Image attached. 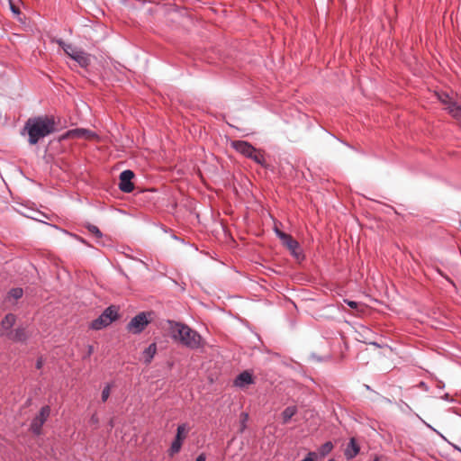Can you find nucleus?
<instances>
[{
  "label": "nucleus",
  "mask_w": 461,
  "mask_h": 461,
  "mask_svg": "<svg viewBox=\"0 0 461 461\" xmlns=\"http://www.w3.org/2000/svg\"><path fill=\"white\" fill-rule=\"evenodd\" d=\"M169 323L173 340L192 350L204 347L205 342L196 330L181 322L170 321Z\"/></svg>",
  "instance_id": "nucleus-1"
},
{
  "label": "nucleus",
  "mask_w": 461,
  "mask_h": 461,
  "mask_svg": "<svg viewBox=\"0 0 461 461\" xmlns=\"http://www.w3.org/2000/svg\"><path fill=\"white\" fill-rule=\"evenodd\" d=\"M24 130L28 132L29 143L35 145L55 131V121L50 116L32 117L25 122Z\"/></svg>",
  "instance_id": "nucleus-2"
},
{
  "label": "nucleus",
  "mask_w": 461,
  "mask_h": 461,
  "mask_svg": "<svg viewBox=\"0 0 461 461\" xmlns=\"http://www.w3.org/2000/svg\"><path fill=\"white\" fill-rule=\"evenodd\" d=\"M436 95L453 118L461 120V95L450 91L436 92Z\"/></svg>",
  "instance_id": "nucleus-3"
},
{
  "label": "nucleus",
  "mask_w": 461,
  "mask_h": 461,
  "mask_svg": "<svg viewBox=\"0 0 461 461\" xmlns=\"http://www.w3.org/2000/svg\"><path fill=\"white\" fill-rule=\"evenodd\" d=\"M50 414V407L49 405L42 406L40 410L39 414L34 417L31 422V429L36 434L40 435L41 432V428L48 417Z\"/></svg>",
  "instance_id": "nucleus-4"
},
{
  "label": "nucleus",
  "mask_w": 461,
  "mask_h": 461,
  "mask_svg": "<svg viewBox=\"0 0 461 461\" xmlns=\"http://www.w3.org/2000/svg\"><path fill=\"white\" fill-rule=\"evenodd\" d=\"M149 324L145 312H140L134 316L127 324V330L133 334L140 333Z\"/></svg>",
  "instance_id": "nucleus-5"
},
{
  "label": "nucleus",
  "mask_w": 461,
  "mask_h": 461,
  "mask_svg": "<svg viewBox=\"0 0 461 461\" xmlns=\"http://www.w3.org/2000/svg\"><path fill=\"white\" fill-rule=\"evenodd\" d=\"M134 177V173L131 170H124L120 174L119 188L124 193H131L134 189V185L131 182Z\"/></svg>",
  "instance_id": "nucleus-6"
},
{
  "label": "nucleus",
  "mask_w": 461,
  "mask_h": 461,
  "mask_svg": "<svg viewBox=\"0 0 461 461\" xmlns=\"http://www.w3.org/2000/svg\"><path fill=\"white\" fill-rule=\"evenodd\" d=\"M185 424L178 425L176 429V435L173 442L171 443V446L169 447L168 453L169 456H174L176 453H178L181 449L183 440L185 439Z\"/></svg>",
  "instance_id": "nucleus-7"
},
{
  "label": "nucleus",
  "mask_w": 461,
  "mask_h": 461,
  "mask_svg": "<svg viewBox=\"0 0 461 461\" xmlns=\"http://www.w3.org/2000/svg\"><path fill=\"white\" fill-rule=\"evenodd\" d=\"M16 322V316L14 313H7L0 322V336L7 337Z\"/></svg>",
  "instance_id": "nucleus-8"
},
{
  "label": "nucleus",
  "mask_w": 461,
  "mask_h": 461,
  "mask_svg": "<svg viewBox=\"0 0 461 461\" xmlns=\"http://www.w3.org/2000/svg\"><path fill=\"white\" fill-rule=\"evenodd\" d=\"M231 146L238 152L244 155L247 158H250L251 154L254 152L255 148L247 141L243 140H234L231 142Z\"/></svg>",
  "instance_id": "nucleus-9"
},
{
  "label": "nucleus",
  "mask_w": 461,
  "mask_h": 461,
  "mask_svg": "<svg viewBox=\"0 0 461 461\" xmlns=\"http://www.w3.org/2000/svg\"><path fill=\"white\" fill-rule=\"evenodd\" d=\"M6 338L14 342H25L28 339V334L26 329L20 326L10 331Z\"/></svg>",
  "instance_id": "nucleus-10"
},
{
  "label": "nucleus",
  "mask_w": 461,
  "mask_h": 461,
  "mask_svg": "<svg viewBox=\"0 0 461 461\" xmlns=\"http://www.w3.org/2000/svg\"><path fill=\"white\" fill-rule=\"evenodd\" d=\"M254 384V379L250 372L243 371L237 375L234 380V384L237 387L242 388L246 385Z\"/></svg>",
  "instance_id": "nucleus-11"
},
{
  "label": "nucleus",
  "mask_w": 461,
  "mask_h": 461,
  "mask_svg": "<svg viewBox=\"0 0 461 461\" xmlns=\"http://www.w3.org/2000/svg\"><path fill=\"white\" fill-rule=\"evenodd\" d=\"M67 136L69 138H78V139H86L92 140L96 137L95 133L86 130V129H75L68 131L67 132Z\"/></svg>",
  "instance_id": "nucleus-12"
},
{
  "label": "nucleus",
  "mask_w": 461,
  "mask_h": 461,
  "mask_svg": "<svg viewBox=\"0 0 461 461\" xmlns=\"http://www.w3.org/2000/svg\"><path fill=\"white\" fill-rule=\"evenodd\" d=\"M276 235L280 238L283 245L289 250H294L298 247V242L289 234H286L279 230H276Z\"/></svg>",
  "instance_id": "nucleus-13"
},
{
  "label": "nucleus",
  "mask_w": 461,
  "mask_h": 461,
  "mask_svg": "<svg viewBox=\"0 0 461 461\" xmlns=\"http://www.w3.org/2000/svg\"><path fill=\"white\" fill-rule=\"evenodd\" d=\"M23 295V290H10L4 299L5 307L14 305L16 302Z\"/></svg>",
  "instance_id": "nucleus-14"
},
{
  "label": "nucleus",
  "mask_w": 461,
  "mask_h": 461,
  "mask_svg": "<svg viewBox=\"0 0 461 461\" xmlns=\"http://www.w3.org/2000/svg\"><path fill=\"white\" fill-rule=\"evenodd\" d=\"M112 322L113 318L108 319L106 315H104V313H102L98 318H96L91 322L90 328L95 330H100L109 326Z\"/></svg>",
  "instance_id": "nucleus-15"
},
{
  "label": "nucleus",
  "mask_w": 461,
  "mask_h": 461,
  "mask_svg": "<svg viewBox=\"0 0 461 461\" xmlns=\"http://www.w3.org/2000/svg\"><path fill=\"white\" fill-rule=\"evenodd\" d=\"M71 59L78 63L82 68H86L90 64V57L83 50L71 52Z\"/></svg>",
  "instance_id": "nucleus-16"
},
{
  "label": "nucleus",
  "mask_w": 461,
  "mask_h": 461,
  "mask_svg": "<svg viewBox=\"0 0 461 461\" xmlns=\"http://www.w3.org/2000/svg\"><path fill=\"white\" fill-rule=\"evenodd\" d=\"M359 446L357 445L356 439L352 438L345 448L344 455L347 459H353L359 453Z\"/></svg>",
  "instance_id": "nucleus-17"
},
{
  "label": "nucleus",
  "mask_w": 461,
  "mask_h": 461,
  "mask_svg": "<svg viewBox=\"0 0 461 461\" xmlns=\"http://www.w3.org/2000/svg\"><path fill=\"white\" fill-rule=\"evenodd\" d=\"M157 352V346L155 343H151L148 348H146L142 353L143 360L146 364H149L153 359L155 354Z\"/></svg>",
  "instance_id": "nucleus-18"
},
{
  "label": "nucleus",
  "mask_w": 461,
  "mask_h": 461,
  "mask_svg": "<svg viewBox=\"0 0 461 461\" xmlns=\"http://www.w3.org/2000/svg\"><path fill=\"white\" fill-rule=\"evenodd\" d=\"M297 407L294 406V405H292V406H288L286 407L283 411H282V420H283V423L284 424H286L289 422V420L297 413Z\"/></svg>",
  "instance_id": "nucleus-19"
},
{
  "label": "nucleus",
  "mask_w": 461,
  "mask_h": 461,
  "mask_svg": "<svg viewBox=\"0 0 461 461\" xmlns=\"http://www.w3.org/2000/svg\"><path fill=\"white\" fill-rule=\"evenodd\" d=\"M333 448V444L330 441H327L324 444H322L319 448V454L321 456H327Z\"/></svg>",
  "instance_id": "nucleus-20"
},
{
  "label": "nucleus",
  "mask_w": 461,
  "mask_h": 461,
  "mask_svg": "<svg viewBox=\"0 0 461 461\" xmlns=\"http://www.w3.org/2000/svg\"><path fill=\"white\" fill-rule=\"evenodd\" d=\"M249 158H251L259 165L263 166L265 164L264 155L261 153L260 150H258L257 149H255L254 152L251 154V157Z\"/></svg>",
  "instance_id": "nucleus-21"
},
{
  "label": "nucleus",
  "mask_w": 461,
  "mask_h": 461,
  "mask_svg": "<svg viewBox=\"0 0 461 461\" xmlns=\"http://www.w3.org/2000/svg\"><path fill=\"white\" fill-rule=\"evenodd\" d=\"M104 315H106V317L113 318V321H116L118 318V312L117 309L114 306H109L107 307L104 312Z\"/></svg>",
  "instance_id": "nucleus-22"
},
{
  "label": "nucleus",
  "mask_w": 461,
  "mask_h": 461,
  "mask_svg": "<svg viewBox=\"0 0 461 461\" xmlns=\"http://www.w3.org/2000/svg\"><path fill=\"white\" fill-rule=\"evenodd\" d=\"M59 44L63 48L64 51L67 55H68L71 58V52L79 51L80 50H77L74 48L70 44H65L62 41H59Z\"/></svg>",
  "instance_id": "nucleus-23"
},
{
  "label": "nucleus",
  "mask_w": 461,
  "mask_h": 461,
  "mask_svg": "<svg viewBox=\"0 0 461 461\" xmlns=\"http://www.w3.org/2000/svg\"><path fill=\"white\" fill-rule=\"evenodd\" d=\"M111 387L112 385L110 384H106L103 391H102V395H101V399H102V402H106L110 396V393H111Z\"/></svg>",
  "instance_id": "nucleus-24"
},
{
  "label": "nucleus",
  "mask_w": 461,
  "mask_h": 461,
  "mask_svg": "<svg viewBox=\"0 0 461 461\" xmlns=\"http://www.w3.org/2000/svg\"><path fill=\"white\" fill-rule=\"evenodd\" d=\"M290 252L296 258V260L300 261V260L303 259V255L302 253V250H301V248H300L299 244H298V247L295 249L290 250Z\"/></svg>",
  "instance_id": "nucleus-25"
},
{
  "label": "nucleus",
  "mask_w": 461,
  "mask_h": 461,
  "mask_svg": "<svg viewBox=\"0 0 461 461\" xmlns=\"http://www.w3.org/2000/svg\"><path fill=\"white\" fill-rule=\"evenodd\" d=\"M87 229L92 234L95 235L96 237H102V233L96 226L88 224Z\"/></svg>",
  "instance_id": "nucleus-26"
},
{
  "label": "nucleus",
  "mask_w": 461,
  "mask_h": 461,
  "mask_svg": "<svg viewBox=\"0 0 461 461\" xmlns=\"http://www.w3.org/2000/svg\"><path fill=\"white\" fill-rule=\"evenodd\" d=\"M317 454L313 451H311L307 454L305 458H303L302 461H316Z\"/></svg>",
  "instance_id": "nucleus-27"
},
{
  "label": "nucleus",
  "mask_w": 461,
  "mask_h": 461,
  "mask_svg": "<svg viewBox=\"0 0 461 461\" xmlns=\"http://www.w3.org/2000/svg\"><path fill=\"white\" fill-rule=\"evenodd\" d=\"M90 424L97 426L99 423V419L96 414H93L89 420Z\"/></svg>",
  "instance_id": "nucleus-28"
},
{
  "label": "nucleus",
  "mask_w": 461,
  "mask_h": 461,
  "mask_svg": "<svg viewBox=\"0 0 461 461\" xmlns=\"http://www.w3.org/2000/svg\"><path fill=\"white\" fill-rule=\"evenodd\" d=\"M345 303L352 309H356L358 306V303L355 301L345 300Z\"/></svg>",
  "instance_id": "nucleus-29"
},
{
  "label": "nucleus",
  "mask_w": 461,
  "mask_h": 461,
  "mask_svg": "<svg viewBox=\"0 0 461 461\" xmlns=\"http://www.w3.org/2000/svg\"><path fill=\"white\" fill-rule=\"evenodd\" d=\"M205 460H206V456H205V454H203V453L200 454V455L196 457V459H195V461H205Z\"/></svg>",
  "instance_id": "nucleus-30"
},
{
  "label": "nucleus",
  "mask_w": 461,
  "mask_h": 461,
  "mask_svg": "<svg viewBox=\"0 0 461 461\" xmlns=\"http://www.w3.org/2000/svg\"><path fill=\"white\" fill-rule=\"evenodd\" d=\"M11 10L14 13V14H19V9L13 4H11Z\"/></svg>",
  "instance_id": "nucleus-31"
},
{
  "label": "nucleus",
  "mask_w": 461,
  "mask_h": 461,
  "mask_svg": "<svg viewBox=\"0 0 461 461\" xmlns=\"http://www.w3.org/2000/svg\"><path fill=\"white\" fill-rule=\"evenodd\" d=\"M94 352V347L89 345L87 348V356H90Z\"/></svg>",
  "instance_id": "nucleus-32"
},
{
  "label": "nucleus",
  "mask_w": 461,
  "mask_h": 461,
  "mask_svg": "<svg viewBox=\"0 0 461 461\" xmlns=\"http://www.w3.org/2000/svg\"><path fill=\"white\" fill-rule=\"evenodd\" d=\"M41 366H42V361H41V359H38V360H37V363H36V367H37L38 369H40V368L41 367Z\"/></svg>",
  "instance_id": "nucleus-33"
},
{
  "label": "nucleus",
  "mask_w": 461,
  "mask_h": 461,
  "mask_svg": "<svg viewBox=\"0 0 461 461\" xmlns=\"http://www.w3.org/2000/svg\"><path fill=\"white\" fill-rule=\"evenodd\" d=\"M437 386H438L439 389H442V388H444V387H445V384H444V383H443V382L438 381V382Z\"/></svg>",
  "instance_id": "nucleus-34"
},
{
  "label": "nucleus",
  "mask_w": 461,
  "mask_h": 461,
  "mask_svg": "<svg viewBox=\"0 0 461 461\" xmlns=\"http://www.w3.org/2000/svg\"><path fill=\"white\" fill-rule=\"evenodd\" d=\"M443 398L447 401H448L450 399V396L448 393H445V395L443 396Z\"/></svg>",
  "instance_id": "nucleus-35"
},
{
  "label": "nucleus",
  "mask_w": 461,
  "mask_h": 461,
  "mask_svg": "<svg viewBox=\"0 0 461 461\" xmlns=\"http://www.w3.org/2000/svg\"><path fill=\"white\" fill-rule=\"evenodd\" d=\"M383 400L385 402H388V403H391V400L388 399V398H385V397H383Z\"/></svg>",
  "instance_id": "nucleus-36"
},
{
  "label": "nucleus",
  "mask_w": 461,
  "mask_h": 461,
  "mask_svg": "<svg viewBox=\"0 0 461 461\" xmlns=\"http://www.w3.org/2000/svg\"><path fill=\"white\" fill-rule=\"evenodd\" d=\"M403 405H404V410H407V409L411 410V407L407 403L403 402Z\"/></svg>",
  "instance_id": "nucleus-37"
},
{
  "label": "nucleus",
  "mask_w": 461,
  "mask_h": 461,
  "mask_svg": "<svg viewBox=\"0 0 461 461\" xmlns=\"http://www.w3.org/2000/svg\"><path fill=\"white\" fill-rule=\"evenodd\" d=\"M403 405H404V410H407V409L411 410V407L407 403L403 402Z\"/></svg>",
  "instance_id": "nucleus-38"
},
{
  "label": "nucleus",
  "mask_w": 461,
  "mask_h": 461,
  "mask_svg": "<svg viewBox=\"0 0 461 461\" xmlns=\"http://www.w3.org/2000/svg\"><path fill=\"white\" fill-rule=\"evenodd\" d=\"M244 419H243V421L245 422L248 419V414L247 413H242Z\"/></svg>",
  "instance_id": "nucleus-39"
},
{
  "label": "nucleus",
  "mask_w": 461,
  "mask_h": 461,
  "mask_svg": "<svg viewBox=\"0 0 461 461\" xmlns=\"http://www.w3.org/2000/svg\"><path fill=\"white\" fill-rule=\"evenodd\" d=\"M365 387H366V390H369V391H371V388H370V386H369V385H367V384H365Z\"/></svg>",
  "instance_id": "nucleus-40"
},
{
  "label": "nucleus",
  "mask_w": 461,
  "mask_h": 461,
  "mask_svg": "<svg viewBox=\"0 0 461 461\" xmlns=\"http://www.w3.org/2000/svg\"><path fill=\"white\" fill-rule=\"evenodd\" d=\"M374 461H380L379 457L378 456H375Z\"/></svg>",
  "instance_id": "nucleus-41"
},
{
  "label": "nucleus",
  "mask_w": 461,
  "mask_h": 461,
  "mask_svg": "<svg viewBox=\"0 0 461 461\" xmlns=\"http://www.w3.org/2000/svg\"><path fill=\"white\" fill-rule=\"evenodd\" d=\"M369 344H372V345H375L377 346V344L375 342H368Z\"/></svg>",
  "instance_id": "nucleus-42"
},
{
  "label": "nucleus",
  "mask_w": 461,
  "mask_h": 461,
  "mask_svg": "<svg viewBox=\"0 0 461 461\" xmlns=\"http://www.w3.org/2000/svg\"><path fill=\"white\" fill-rule=\"evenodd\" d=\"M451 283L452 285L456 286V284L453 283L452 281H449Z\"/></svg>",
  "instance_id": "nucleus-43"
},
{
  "label": "nucleus",
  "mask_w": 461,
  "mask_h": 461,
  "mask_svg": "<svg viewBox=\"0 0 461 461\" xmlns=\"http://www.w3.org/2000/svg\"><path fill=\"white\" fill-rule=\"evenodd\" d=\"M328 461H335L334 459H329Z\"/></svg>",
  "instance_id": "nucleus-44"
}]
</instances>
